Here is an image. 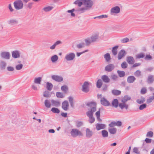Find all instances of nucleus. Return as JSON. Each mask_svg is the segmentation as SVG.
<instances>
[{"mask_svg": "<svg viewBox=\"0 0 154 154\" xmlns=\"http://www.w3.org/2000/svg\"><path fill=\"white\" fill-rule=\"evenodd\" d=\"M86 105L91 108V110L86 112V115L89 118V122L92 123L95 121L94 118L93 116V114L96 110V104L95 102H92L87 103Z\"/></svg>", "mask_w": 154, "mask_h": 154, "instance_id": "nucleus-1", "label": "nucleus"}, {"mask_svg": "<svg viewBox=\"0 0 154 154\" xmlns=\"http://www.w3.org/2000/svg\"><path fill=\"white\" fill-rule=\"evenodd\" d=\"M14 6L15 8L17 10L22 9L23 7V4L21 0H17L14 2Z\"/></svg>", "mask_w": 154, "mask_h": 154, "instance_id": "nucleus-2", "label": "nucleus"}, {"mask_svg": "<svg viewBox=\"0 0 154 154\" xmlns=\"http://www.w3.org/2000/svg\"><path fill=\"white\" fill-rule=\"evenodd\" d=\"M75 57V54L72 52H70L67 53L66 55L65 59L67 61H70L73 60Z\"/></svg>", "mask_w": 154, "mask_h": 154, "instance_id": "nucleus-3", "label": "nucleus"}, {"mask_svg": "<svg viewBox=\"0 0 154 154\" xmlns=\"http://www.w3.org/2000/svg\"><path fill=\"white\" fill-rule=\"evenodd\" d=\"M84 5L89 10L91 9L94 5V2L91 0H83Z\"/></svg>", "mask_w": 154, "mask_h": 154, "instance_id": "nucleus-4", "label": "nucleus"}, {"mask_svg": "<svg viewBox=\"0 0 154 154\" xmlns=\"http://www.w3.org/2000/svg\"><path fill=\"white\" fill-rule=\"evenodd\" d=\"M120 12V8L118 6H116L111 8L110 14L111 15H115L116 14L119 13Z\"/></svg>", "mask_w": 154, "mask_h": 154, "instance_id": "nucleus-5", "label": "nucleus"}, {"mask_svg": "<svg viewBox=\"0 0 154 154\" xmlns=\"http://www.w3.org/2000/svg\"><path fill=\"white\" fill-rule=\"evenodd\" d=\"M71 136L73 137H76L78 135L82 136V134L80 131L76 129H73L71 131Z\"/></svg>", "mask_w": 154, "mask_h": 154, "instance_id": "nucleus-6", "label": "nucleus"}, {"mask_svg": "<svg viewBox=\"0 0 154 154\" xmlns=\"http://www.w3.org/2000/svg\"><path fill=\"white\" fill-rule=\"evenodd\" d=\"M89 83L88 82H85L82 86V91L85 93H87L89 91Z\"/></svg>", "mask_w": 154, "mask_h": 154, "instance_id": "nucleus-7", "label": "nucleus"}, {"mask_svg": "<svg viewBox=\"0 0 154 154\" xmlns=\"http://www.w3.org/2000/svg\"><path fill=\"white\" fill-rule=\"evenodd\" d=\"M0 56L6 60H9L10 58V54L8 52H2L0 54Z\"/></svg>", "mask_w": 154, "mask_h": 154, "instance_id": "nucleus-8", "label": "nucleus"}, {"mask_svg": "<svg viewBox=\"0 0 154 154\" xmlns=\"http://www.w3.org/2000/svg\"><path fill=\"white\" fill-rule=\"evenodd\" d=\"M12 57L14 58H19L20 57L21 52L18 50H16L13 51L11 52Z\"/></svg>", "mask_w": 154, "mask_h": 154, "instance_id": "nucleus-9", "label": "nucleus"}, {"mask_svg": "<svg viewBox=\"0 0 154 154\" xmlns=\"http://www.w3.org/2000/svg\"><path fill=\"white\" fill-rule=\"evenodd\" d=\"M52 79L55 81L60 82L63 81V78L58 75H53L51 76Z\"/></svg>", "mask_w": 154, "mask_h": 154, "instance_id": "nucleus-10", "label": "nucleus"}, {"mask_svg": "<svg viewBox=\"0 0 154 154\" xmlns=\"http://www.w3.org/2000/svg\"><path fill=\"white\" fill-rule=\"evenodd\" d=\"M126 53L124 50H121L118 53V60L121 59L122 58L124 57Z\"/></svg>", "mask_w": 154, "mask_h": 154, "instance_id": "nucleus-11", "label": "nucleus"}, {"mask_svg": "<svg viewBox=\"0 0 154 154\" xmlns=\"http://www.w3.org/2000/svg\"><path fill=\"white\" fill-rule=\"evenodd\" d=\"M114 65L110 64L106 66L105 68V70L107 72H110L112 71L114 68Z\"/></svg>", "mask_w": 154, "mask_h": 154, "instance_id": "nucleus-12", "label": "nucleus"}, {"mask_svg": "<svg viewBox=\"0 0 154 154\" xmlns=\"http://www.w3.org/2000/svg\"><path fill=\"white\" fill-rule=\"evenodd\" d=\"M8 24L11 26L17 25L18 23V21L16 19H11L8 21Z\"/></svg>", "mask_w": 154, "mask_h": 154, "instance_id": "nucleus-13", "label": "nucleus"}, {"mask_svg": "<svg viewBox=\"0 0 154 154\" xmlns=\"http://www.w3.org/2000/svg\"><path fill=\"white\" fill-rule=\"evenodd\" d=\"M100 102L101 104L104 106H108L110 105L109 102L104 97L101 98L100 100Z\"/></svg>", "mask_w": 154, "mask_h": 154, "instance_id": "nucleus-14", "label": "nucleus"}, {"mask_svg": "<svg viewBox=\"0 0 154 154\" xmlns=\"http://www.w3.org/2000/svg\"><path fill=\"white\" fill-rule=\"evenodd\" d=\"M86 137L88 138H91L93 134V131L87 128L86 130Z\"/></svg>", "mask_w": 154, "mask_h": 154, "instance_id": "nucleus-15", "label": "nucleus"}, {"mask_svg": "<svg viewBox=\"0 0 154 154\" xmlns=\"http://www.w3.org/2000/svg\"><path fill=\"white\" fill-rule=\"evenodd\" d=\"M69 106V103L67 101L65 100L62 103V108L65 111H67L68 110Z\"/></svg>", "mask_w": 154, "mask_h": 154, "instance_id": "nucleus-16", "label": "nucleus"}, {"mask_svg": "<svg viewBox=\"0 0 154 154\" xmlns=\"http://www.w3.org/2000/svg\"><path fill=\"white\" fill-rule=\"evenodd\" d=\"M51 105L53 106H54L57 107L59 106L60 105V102L57 100H51Z\"/></svg>", "mask_w": 154, "mask_h": 154, "instance_id": "nucleus-17", "label": "nucleus"}, {"mask_svg": "<svg viewBox=\"0 0 154 154\" xmlns=\"http://www.w3.org/2000/svg\"><path fill=\"white\" fill-rule=\"evenodd\" d=\"M119 106L121 109L125 108L126 109H128V105L125 103L122 102L119 104Z\"/></svg>", "mask_w": 154, "mask_h": 154, "instance_id": "nucleus-18", "label": "nucleus"}, {"mask_svg": "<svg viewBox=\"0 0 154 154\" xmlns=\"http://www.w3.org/2000/svg\"><path fill=\"white\" fill-rule=\"evenodd\" d=\"M62 43L61 41H57L55 42L54 44L50 47V48L51 50H54L56 48V46L60 45Z\"/></svg>", "mask_w": 154, "mask_h": 154, "instance_id": "nucleus-19", "label": "nucleus"}, {"mask_svg": "<svg viewBox=\"0 0 154 154\" xmlns=\"http://www.w3.org/2000/svg\"><path fill=\"white\" fill-rule=\"evenodd\" d=\"M126 60L128 63L130 64H133L134 63V58L131 56L127 57Z\"/></svg>", "mask_w": 154, "mask_h": 154, "instance_id": "nucleus-20", "label": "nucleus"}, {"mask_svg": "<svg viewBox=\"0 0 154 154\" xmlns=\"http://www.w3.org/2000/svg\"><path fill=\"white\" fill-rule=\"evenodd\" d=\"M101 79L103 82L107 83L109 82L110 79L108 76L106 75H103L101 76Z\"/></svg>", "mask_w": 154, "mask_h": 154, "instance_id": "nucleus-21", "label": "nucleus"}, {"mask_svg": "<svg viewBox=\"0 0 154 154\" xmlns=\"http://www.w3.org/2000/svg\"><path fill=\"white\" fill-rule=\"evenodd\" d=\"M96 128L97 131L104 129L105 128V125L104 124L97 123L96 125Z\"/></svg>", "mask_w": 154, "mask_h": 154, "instance_id": "nucleus-22", "label": "nucleus"}, {"mask_svg": "<svg viewBox=\"0 0 154 154\" xmlns=\"http://www.w3.org/2000/svg\"><path fill=\"white\" fill-rule=\"evenodd\" d=\"M136 80L135 78L133 76H130L127 78V81L130 83H133Z\"/></svg>", "mask_w": 154, "mask_h": 154, "instance_id": "nucleus-23", "label": "nucleus"}, {"mask_svg": "<svg viewBox=\"0 0 154 154\" xmlns=\"http://www.w3.org/2000/svg\"><path fill=\"white\" fill-rule=\"evenodd\" d=\"M42 78L41 77H39L35 78L34 83L37 84H40L42 81Z\"/></svg>", "mask_w": 154, "mask_h": 154, "instance_id": "nucleus-24", "label": "nucleus"}, {"mask_svg": "<svg viewBox=\"0 0 154 154\" xmlns=\"http://www.w3.org/2000/svg\"><path fill=\"white\" fill-rule=\"evenodd\" d=\"M108 130L111 134H115L116 133L117 131L116 128H109Z\"/></svg>", "mask_w": 154, "mask_h": 154, "instance_id": "nucleus-25", "label": "nucleus"}, {"mask_svg": "<svg viewBox=\"0 0 154 154\" xmlns=\"http://www.w3.org/2000/svg\"><path fill=\"white\" fill-rule=\"evenodd\" d=\"M154 81V76L152 75H149L148 76L147 82L148 84H152Z\"/></svg>", "mask_w": 154, "mask_h": 154, "instance_id": "nucleus-26", "label": "nucleus"}, {"mask_svg": "<svg viewBox=\"0 0 154 154\" xmlns=\"http://www.w3.org/2000/svg\"><path fill=\"white\" fill-rule=\"evenodd\" d=\"M131 99L130 97L128 95L125 96L121 99L122 102L126 103L127 101Z\"/></svg>", "mask_w": 154, "mask_h": 154, "instance_id": "nucleus-27", "label": "nucleus"}, {"mask_svg": "<svg viewBox=\"0 0 154 154\" xmlns=\"http://www.w3.org/2000/svg\"><path fill=\"white\" fill-rule=\"evenodd\" d=\"M112 106L115 108L118 107L119 106L118 100L117 99H114L112 102Z\"/></svg>", "mask_w": 154, "mask_h": 154, "instance_id": "nucleus-28", "label": "nucleus"}, {"mask_svg": "<svg viewBox=\"0 0 154 154\" xmlns=\"http://www.w3.org/2000/svg\"><path fill=\"white\" fill-rule=\"evenodd\" d=\"M6 63L5 61H2L0 62V68L1 69H4L6 66Z\"/></svg>", "mask_w": 154, "mask_h": 154, "instance_id": "nucleus-29", "label": "nucleus"}, {"mask_svg": "<svg viewBox=\"0 0 154 154\" xmlns=\"http://www.w3.org/2000/svg\"><path fill=\"white\" fill-rule=\"evenodd\" d=\"M44 104L45 106L47 108H50L51 105L50 101L48 100H45Z\"/></svg>", "mask_w": 154, "mask_h": 154, "instance_id": "nucleus-30", "label": "nucleus"}, {"mask_svg": "<svg viewBox=\"0 0 154 154\" xmlns=\"http://www.w3.org/2000/svg\"><path fill=\"white\" fill-rule=\"evenodd\" d=\"M58 56L57 55H54L51 57V60L52 62L55 63L58 60Z\"/></svg>", "mask_w": 154, "mask_h": 154, "instance_id": "nucleus-31", "label": "nucleus"}, {"mask_svg": "<svg viewBox=\"0 0 154 154\" xmlns=\"http://www.w3.org/2000/svg\"><path fill=\"white\" fill-rule=\"evenodd\" d=\"M88 10V9L86 7H82L79 8L78 10V11L80 13H83L85 12L86 11Z\"/></svg>", "mask_w": 154, "mask_h": 154, "instance_id": "nucleus-32", "label": "nucleus"}, {"mask_svg": "<svg viewBox=\"0 0 154 154\" xmlns=\"http://www.w3.org/2000/svg\"><path fill=\"white\" fill-rule=\"evenodd\" d=\"M119 47L118 46H116L113 47L112 49V52L114 55H116L117 53V49Z\"/></svg>", "mask_w": 154, "mask_h": 154, "instance_id": "nucleus-33", "label": "nucleus"}, {"mask_svg": "<svg viewBox=\"0 0 154 154\" xmlns=\"http://www.w3.org/2000/svg\"><path fill=\"white\" fill-rule=\"evenodd\" d=\"M98 36L97 34H95L91 37L90 39L92 42H96L98 38Z\"/></svg>", "mask_w": 154, "mask_h": 154, "instance_id": "nucleus-34", "label": "nucleus"}, {"mask_svg": "<svg viewBox=\"0 0 154 154\" xmlns=\"http://www.w3.org/2000/svg\"><path fill=\"white\" fill-rule=\"evenodd\" d=\"M145 101V99L144 97H141L140 99H138L137 100V102L139 104H141L143 103Z\"/></svg>", "mask_w": 154, "mask_h": 154, "instance_id": "nucleus-35", "label": "nucleus"}, {"mask_svg": "<svg viewBox=\"0 0 154 154\" xmlns=\"http://www.w3.org/2000/svg\"><path fill=\"white\" fill-rule=\"evenodd\" d=\"M101 134L103 137H107L108 136V133L107 131L104 130L101 131Z\"/></svg>", "mask_w": 154, "mask_h": 154, "instance_id": "nucleus-36", "label": "nucleus"}, {"mask_svg": "<svg viewBox=\"0 0 154 154\" xmlns=\"http://www.w3.org/2000/svg\"><path fill=\"white\" fill-rule=\"evenodd\" d=\"M53 8L52 6H48L44 8L42 10L45 12H48L51 10Z\"/></svg>", "mask_w": 154, "mask_h": 154, "instance_id": "nucleus-37", "label": "nucleus"}, {"mask_svg": "<svg viewBox=\"0 0 154 154\" xmlns=\"http://www.w3.org/2000/svg\"><path fill=\"white\" fill-rule=\"evenodd\" d=\"M69 101L70 104L72 107H73L74 106V103H73V98L71 96H70L68 97Z\"/></svg>", "mask_w": 154, "mask_h": 154, "instance_id": "nucleus-38", "label": "nucleus"}, {"mask_svg": "<svg viewBox=\"0 0 154 154\" xmlns=\"http://www.w3.org/2000/svg\"><path fill=\"white\" fill-rule=\"evenodd\" d=\"M103 83L102 81L100 79H99L97 82V87L98 88H100L102 85Z\"/></svg>", "mask_w": 154, "mask_h": 154, "instance_id": "nucleus-39", "label": "nucleus"}, {"mask_svg": "<svg viewBox=\"0 0 154 154\" xmlns=\"http://www.w3.org/2000/svg\"><path fill=\"white\" fill-rule=\"evenodd\" d=\"M53 87V85L50 83L47 82V88L48 90L51 91Z\"/></svg>", "mask_w": 154, "mask_h": 154, "instance_id": "nucleus-40", "label": "nucleus"}, {"mask_svg": "<svg viewBox=\"0 0 154 154\" xmlns=\"http://www.w3.org/2000/svg\"><path fill=\"white\" fill-rule=\"evenodd\" d=\"M112 94L115 95H118L121 94V91L116 90H113L112 91Z\"/></svg>", "mask_w": 154, "mask_h": 154, "instance_id": "nucleus-41", "label": "nucleus"}, {"mask_svg": "<svg viewBox=\"0 0 154 154\" xmlns=\"http://www.w3.org/2000/svg\"><path fill=\"white\" fill-rule=\"evenodd\" d=\"M117 72L120 77H122L125 75V72L124 71L118 70Z\"/></svg>", "mask_w": 154, "mask_h": 154, "instance_id": "nucleus-42", "label": "nucleus"}, {"mask_svg": "<svg viewBox=\"0 0 154 154\" xmlns=\"http://www.w3.org/2000/svg\"><path fill=\"white\" fill-rule=\"evenodd\" d=\"M104 58L106 61H109L111 59L110 55L109 53H107L104 55Z\"/></svg>", "mask_w": 154, "mask_h": 154, "instance_id": "nucleus-43", "label": "nucleus"}, {"mask_svg": "<svg viewBox=\"0 0 154 154\" xmlns=\"http://www.w3.org/2000/svg\"><path fill=\"white\" fill-rule=\"evenodd\" d=\"M144 57V54L142 53L136 55V58L137 59L143 58Z\"/></svg>", "mask_w": 154, "mask_h": 154, "instance_id": "nucleus-44", "label": "nucleus"}, {"mask_svg": "<svg viewBox=\"0 0 154 154\" xmlns=\"http://www.w3.org/2000/svg\"><path fill=\"white\" fill-rule=\"evenodd\" d=\"M61 90L65 93H66L68 90V88L67 86L66 85H64L61 86Z\"/></svg>", "mask_w": 154, "mask_h": 154, "instance_id": "nucleus-45", "label": "nucleus"}, {"mask_svg": "<svg viewBox=\"0 0 154 154\" xmlns=\"http://www.w3.org/2000/svg\"><path fill=\"white\" fill-rule=\"evenodd\" d=\"M51 111L54 113H59L60 112V111L58 109L55 107L52 108L51 109Z\"/></svg>", "mask_w": 154, "mask_h": 154, "instance_id": "nucleus-46", "label": "nucleus"}, {"mask_svg": "<svg viewBox=\"0 0 154 154\" xmlns=\"http://www.w3.org/2000/svg\"><path fill=\"white\" fill-rule=\"evenodd\" d=\"M108 17L107 15H102L100 16H98L95 17L94 18V19H103L106 18Z\"/></svg>", "mask_w": 154, "mask_h": 154, "instance_id": "nucleus-47", "label": "nucleus"}, {"mask_svg": "<svg viewBox=\"0 0 154 154\" xmlns=\"http://www.w3.org/2000/svg\"><path fill=\"white\" fill-rule=\"evenodd\" d=\"M56 95L58 98H63L64 97V96L62 93L59 92L56 93Z\"/></svg>", "mask_w": 154, "mask_h": 154, "instance_id": "nucleus-48", "label": "nucleus"}, {"mask_svg": "<svg viewBox=\"0 0 154 154\" xmlns=\"http://www.w3.org/2000/svg\"><path fill=\"white\" fill-rule=\"evenodd\" d=\"M23 67V65L22 64H20L17 65L15 66L16 70H19L21 69Z\"/></svg>", "mask_w": 154, "mask_h": 154, "instance_id": "nucleus-49", "label": "nucleus"}, {"mask_svg": "<svg viewBox=\"0 0 154 154\" xmlns=\"http://www.w3.org/2000/svg\"><path fill=\"white\" fill-rule=\"evenodd\" d=\"M85 41L86 45H89L92 42L90 38H87L85 39Z\"/></svg>", "mask_w": 154, "mask_h": 154, "instance_id": "nucleus-50", "label": "nucleus"}, {"mask_svg": "<svg viewBox=\"0 0 154 154\" xmlns=\"http://www.w3.org/2000/svg\"><path fill=\"white\" fill-rule=\"evenodd\" d=\"M118 77V76L115 74H112L111 75V79L115 81L117 80Z\"/></svg>", "mask_w": 154, "mask_h": 154, "instance_id": "nucleus-51", "label": "nucleus"}, {"mask_svg": "<svg viewBox=\"0 0 154 154\" xmlns=\"http://www.w3.org/2000/svg\"><path fill=\"white\" fill-rule=\"evenodd\" d=\"M121 66L122 68L123 69H125L127 68L128 66V64L126 62L124 61L122 63Z\"/></svg>", "mask_w": 154, "mask_h": 154, "instance_id": "nucleus-52", "label": "nucleus"}, {"mask_svg": "<svg viewBox=\"0 0 154 154\" xmlns=\"http://www.w3.org/2000/svg\"><path fill=\"white\" fill-rule=\"evenodd\" d=\"M154 100V98L152 96L150 97L146 100V103H151L152 100Z\"/></svg>", "mask_w": 154, "mask_h": 154, "instance_id": "nucleus-53", "label": "nucleus"}, {"mask_svg": "<svg viewBox=\"0 0 154 154\" xmlns=\"http://www.w3.org/2000/svg\"><path fill=\"white\" fill-rule=\"evenodd\" d=\"M95 115L97 116V119L99 120H100V111L99 110L97 111L95 113Z\"/></svg>", "mask_w": 154, "mask_h": 154, "instance_id": "nucleus-54", "label": "nucleus"}, {"mask_svg": "<svg viewBox=\"0 0 154 154\" xmlns=\"http://www.w3.org/2000/svg\"><path fill=\"white\" fill-rule=\"evenodd\" d=\"M147 92V90L145 88H142L140 91V93L142 94H145Z\"/></svg>", "mask_w": 154, "mask_h": 154, "instance_id": "nucleus-55", "label": "nucleus"}, {"mask_svg": "<svg viewBox=\"0 0 154 154\" xmlns=\"http://www.w3.org/2000/svg\"><path fill=\"white\" fill-rule=\"evenodd\" d=\"M109 126L110 128H113L114 127L116 126V122L115 121L112 122L109 125Z\"/></svg>", "mask_w": 154, "mask_h": 154, "instance_id": "nucleus-56", "label": "nucleus"}, {"mask_svg": "<svg viewBox=\"0 0 154 154\" xmlns=\"http://www.w3.org/2000/svg\"><path fill=\"white\" fill-rule=\"evenodd\" d=\"M141 75V72L140 70H137L134 73V75L136 77H139Z\"/></svg>", "mask_w": 154, "mask_h": 154, "instance_id": "nucleus-57", "label": "nucleus"}, {"mask_svg": "<svg viewBox=\"0 0 154 154\" xmlns=\"http://www.w3.org/2000/svg\"><path fill=\"white\" fill-rule=\"evenodd\" d=\"M153 134V132L152 131H149L147 133L146 136L147 137H152Z\"/></svg>", "mask_w": 154, "mask_h": 154, "instance_id": "nucleus-58", "label": "nucleus"}, {"mask_svg": "<svg viewBox=\"0 0 154 154\" xmlns=\"http://www.w3.org/2000/svg\"><path fill=\"white\" fill-rule=\"evenodd\" d=\"M7 70L8 71L12 72L14 71V68L12 66H8L7 67Z\"/></svg>", "mask_w": 154, "mask_h": 154, "instance_id": "nucleus-59", "label": "nucleus"}, {"mask_svg": "<svg viewBox=\"0 0 154 154\" xmlns=\"http://www.w3.org/2000/svg\"><path fill=\"white\" fill-rule=\"evenodd\" d=\"M152 59V57L150 55H146L145 57V60H151Z\"/></svg>", "mask_w": 154, "mask_h": 154, "instance_id": "nucleus-60", "label": "nucleus"}, {"mask_svg": "<svg viewBox=\"0 0 154 154\" xmlns=\"http://www.w3.org/2000/svg\"><path fill=\"white\" fill-rule=\"evenodd\" d=\"M146 107V104H143L140 106L139 109L140 110H143Z\"/></svg>", "mask_w": 154, "mask_h": 154, "instance_id": "nucleus-61", "label": "nucleus"}, {"mask_svg": "<svg viewBox=\"0 0 154 154\" xmlns=\"http://www.w3.org/2000/svg\"><path fill=\"white\" fill-rule=\"evenodd\" d=\"M85 46V44L84 43H80L77 45V47L79 48H82Z\"/></svg>", "mask_w": 154, "mask_h": 154, "instance_id": "nucleus-62", "label": "nucleus"}, {"mask_svg": "<svg viewBox=\"0 0 154 154\" xmlns=\"http://www.w3.org/2000/svg\"><path fill=\"white\" fill-rule=\"evenodd\" d=\"M129 41V39L127 38H125L121 40L122 42L124 43L128 42Z\"/></svg>", "mask_w": 154, "mask_h": 154, "instance_id": "nucleus-63", "label": "nucleus"}, {"mask_svg": "<svg viewBox=\"0 0 154 154\" xmlns=\"http://www.w3.org/2000/svg\"><path fill=\"white\" fill-rule=\"evenodd\" d=\"M50 94L49 92L48 91H45L44 92L43 96L44 97H49Z\"/></svg>", "mask_w": 154, "mask_h": 154, "instance_id": "nucleus-64", "label": "nucleus"}]
</instances>
